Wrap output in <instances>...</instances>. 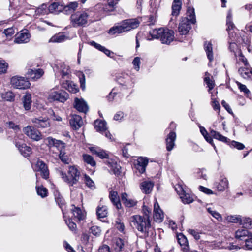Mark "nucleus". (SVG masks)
Segmentation results:
<instances>
[{"label": "nucleus", "instance_id": "f257e3e1", "mask_svg": "<svg viewBox=\"0 0 252 252\" xmlns=\"http://www.w3.org/2000/svg\"><path fill=\"white\" fill-rule=\"evenodd\" d=\"M150 34L153 38L159 39L163 44H169L174 39V31L163 28L153 30Z\"/></svg>", "mask_w": 252, "mask_h": 252}, {"label": "nucleus", "instance_id": "f03ea898", "mask_svg": "<svg viewBox=\"0 0 252 252\" xmlns=\"http://www.w3.org/2000/svg\"><path fill=\"white\" fill-rule=\"evenodd\" d=\"M57 173L63 179L64 182L67 183L70 186H73L78 182L80 175V172L74 166L69 167L68 171L69 176H67L66 173L61 169L57 170Z\"/></svg>", "mask_w": 252, "mask_h": 252}, {"label": "nucleus", "instance_id": "7ed1b4c3", "mask_svg": "<svg viewBox=\"0 0 252 252\" xmlns=\"http://www.w3.org/2000/svg\"><path fill=\"white\" fill-rule=\"evenodd\" d=\"M129 220L131 226H134L142 232H147L151 226L149 219L140 215H133L129 218Z\"/></svg>", "mask_w": 252, "mask_h": 252}, {"label": "nucleus", "instance_id": "20e7f679", "mask_svg": "<svg viewBox=\"0 0 252 252\" xmlns=\"http://www.w3.org/2000/svg\"><path fill=\"white\" fill-rule=\"evenodd\" d=\"M89 14L86 11H77L70 16V23L73 27L85 26L88 22Z\"/></svg>", "mask_w": 252, "mask_h": 252}, {"label": "nucleus", "instance_id": "39448f33", "mask_svg": "<svg viewBox=\"0 0 252 252\" xmlns=\"http://www.w3.org/2000/svg\"><path fill=\"white\" fill-rule=\"evenodd\" d=\"M68 97V94L65 91H60L59 92L54 89H52L48 93V100L50 102L59 101L63 102Z\"/></svg>", "mask_w": 252, "mask_h": 252}, {"label": "nucleus", "instance_id": "423d86ee", "mask_svg": "<svg viewBox=\"0 0 252 252\" xmlns=\"http://www.w3.org/2000/svg\"><path fill=\"white\" fill-rule=\"evenodd\" d=\"M10 83L13 87L19 89H25L30 86V83L27 79L18 76L12 77Z\"/></svg>", "mask_w": 252, "mask_h": 252}, {"label": "nucleus", "instance_id": "0eeeda50", "mask_svg": "<svg viewBox=\"0 0 252 252\" xmlns=\"http://www.w3.org/2000/svg\"><path fill=\"white\" fill-rule=\"evenodd\" d=\"M23 132L30 138L39 141L42 139L41 133L34 127L31 126H28L23 128Z\"/></svg>", "mask_w": 252, "mask_h": 252}, {"label": "nucleus", "instance_id": "6e6552de", "mask_svg": "<svg viewBox=\"0 0 252 252\" xmlns=\"http://www.w3.org/2000/svg\"><path fill=\"white\" fill-rule=\"evenodd\" d=\"M35 127L40 128L49 127L51 126L49 119L47 117H39L31 120Z\"/></svg>", "mask_w": 252, "mask_h": 252}, {"label": "nucleus", "instance_id": "1a4fd4ad", "mask_svg": "<svg viewBox=\"0 0 252 252\" xmlns=\"http://www.w3.org/2000/svg\"><path fill=\"white\" fill-rule=\"evenodd\" d=\"M188 18H183L178 27V32L180 34H186L191 29L190 24Z\"/></svg>", "mask_w": 252, "mask_h": 252}, {"label": "nucleus", "instance_id": "9d476101", "mask_svg": "<svg viewBox=\"0 0 252 252\" xmlns=\"http://www.w3.org/2000/svg\"><path fill=\"white\" fill-rule=\"evenodd\" d=\"M121 200L126 207L132 208L137 205V201L131 197L126 193L124 192L121 194Z\"/></svg>", "mask_w": 252, "mask_h": 252}, {"label": "nucleus", "instance_id": "9b49d317", "mask_svg": "<svg viewBox=\"0 0 252 252\" xmlns=\"http://www.w3.org/2000/svg\"><path fill=\"white\" fill-rule=\"evenodd\" d=\"M35 170L40 172L41 176L47 179L49 177V170L45 163L41 161L38 160L35 164Z\"/></svg>", "mask_w": 252, "mask_h": 252}, {"label": "nucleus", "instance_id": "f8f14e48", "mask_svg": "<svg viewBox=\"0 0 252 252\" xmlns=\"http://www.w3.org/2000/svg\"><path fill=\"white\" fill-rule=\"evenodd\" d=\"M31 34L28 31H22L16 34L14 42L17 44L26 43L30 41Z\"/></svg>", "mask_w": 252, "mask_h": 252}, {"label": "nucleus", "instance_id": "ddd939ff", "mask_svg": "<svg viewBox=\"0 0 252 252\" xmlns=\"http://www.w3.org/2000/svg\"><path fill=\"white\" fill-rule=\"evenodd\" d=\"M154 219L157 222H161L164 219V214L156 200L154 205Z\"/></svg>", "mask_w": 252, "mask_h": 252}, {"label": "nucleus", "instance_id": "4468645a", "mask_svg": "<svg viewBox=\"0 0 252 252\" xmlns=\"http://www.w3.org/2000/svg\"><path fill=\"white\" fill-rule=\"evenodd\" d=\"M74 106L77 110L84 113H86L89 109L87 104L82 98H75L74 99Z\"/></svg>", "mask_w": 252, "mask_h": 252}, {"label": "nucleus", "instance_id": "2eb2a0df", "mask_svg": "<svg viewBox=\"0 0 252 252\" xmlns=\"http://www.w3.org/2000/svg\"><path fill=\"white\" fill-rule=\"evenodd\" d=\"M148 163V160L146 158L139 157L136 161L134 166L140 174L145 171L146 167Z\"/></svg>", "mask_w": 252, "mask_h": 252}, {"label": "nucleus", "instance_id": "dca6fc26", "mask_svg": "<svg viewBox=\"0 0 252 252\" xmlns=\"http://www.w3.org/2000/svg\"><path fill=\"white\" fill-rule=\"evenodd\" d=\"M69 124L72 128L75 129H78L83 124L82 118L77 115H72L69 119Z\"/></svg>", "mask_w": 252, "mask_h": 252}, {"label": "nucleus", "instance_id": "f3484780", "mask_svg": "<svg viewBox=\"0 0 252 252\" xmlns=\"http://www.w3.org/2000/svg\"><path fill=\"white\" fill-rule=\"evenodd\" d=\"M123 23L126 32L137 28L139 25L140 22L136 19H131L124 20Z\"/></svg>", "mask_w": 252, "mask_h": 252}, {"label": "nucleus", "instance_id": "a211bd4d", "mask_svg": "<svg viewBox=\"0 0 252 252\" xmlns=\"http://www.w3.org/2000/svg\"><path fill=\"white\" fill-rule=\"evenodd\" d=\"M229 35L228 41L237 42L239 44L244 42V39L239 34V30H229L227 31Z\"/></svg>", "mask_w": 252, "mask_h": 252}, {"label": "nucleus", "instance_id": "6ab92c4d", "mask_svg": "<svg viewBox=\"0 0 252 252\" xmlns=\"http://www.w3.org/2000/svg\"><path fill=\"white\" fill-rule=\"evenodd\" d=\"M176 138L175 132L171 131L168 134L166 139V149L168 151H170L173 149Z\"/></svg>", "mask_w": 252, "mask_h": 252}, {"label": "nucleus", "instance_id": "aec40b11", "mask_svg": "<svg viewBox=\"0 0 252 252\" xmlns=\"http://www.w3.org/2000/svg\"><path fill=\"white\" fill-rule=\"evenodd\" d=\"M107 164L110 168V170L116 175L118 176L120 174L121 167L117 162L112 159H108L106 161Z\"/></svg>", "mask_w": 252, "mask_h": 252}, {"label": "nucleus", "instance_id": "412c9836", "mask_svg": "<svg viewBox=\"0 0 252 252\" xmlns=\"http://www.w3.org/2000/svg\"><path fill=\"white\" fill-rule=\"evenodd\" d=\"M16 146L18 148L20 152L23 156L26 157L29 156L32 153V149L27 146L25 143H21L19 142H16Z\"/></svg>", "mask_w": 252, "mask_h": 252}, {"label": "nucleus", "instance_id": "4be33fe9", "mask_svg": "<svg viewBox=\"0 0 252 252\" xmlns=\"http://www.w3.org/2000/svg\"><path fill=\"white\" fill-rule=\"evenodd\" d=\"M221 142L226 143L231 148H235L238 150H242L245 147L242 143L235 141H231L229 139L222 135H221Z\"/></svg>", "mask_w": 252, "mask_h": 252}, {"label": "nucleus", "instance_id": "5701e85b", "mask_svg": "<svg viewBox=\"0 0 252 252\" xmlns=\"http://www.w3.org/2000/svg\"><path fill=\"white\" fill-rule=\"evenodd\" d=\"M251 236V233L248 229L243 227L239 228L235 232V238L239 240L245 239Z\"/></svg>", "mask_w": 252, "mask_h": 252}, {"label": "nucleus", "instance_id": "b1692460", "mask_svg": "<svg viewBox=\"0 0 252 252\" xmlns=\"http://www.w3.org/2000/svg\"><path fill=\"white\" fill-rule=\"evenodd\" d=\"M154 185L151 181H144L140 184V188L143 193L149 194L152 191Z\"/></svg>", "mask_w": 252, "mask_h": 252}, {"label": "nucleus", "instance_id": "393cba45", "mask_svg": "<svg viewBox=\"0 0 252 252\" xmlns=\"http://www.w3.org/2000/svg\"><path fill=\"white\" fill-rule=\"evenodd\" d=\"M44 72L41 69H29L28 71V77L32 80H36L40 78L43 74Z\"/></svg>", "mask_w": 252, "mask_h": 252}, {"label": "nucleus", "instance_id": "a878e982", "mask_svg": "<svg viewBox=\"0 0 252 252\" xmlns=\"http://www.w3.org/2000/svg\"><path fill=\"white\" fill-rule=\"evenodd\" d=\"M109 198L117 209H120L122 208V204L117 191H111L109 193Z\"/></svg>", "mask_w": 252, "mask_h": 252}, {"label": "nucleus", "instance_id": "bb28decb", "mask_svg": "<svg viewBox=\"0 0 252 252\" xmlns=\"http://www.w3.org/2000/svg\"><path fill=\"white\" fill-rule=\"evenodd\" d=\"M71 210L72 211V213L73 214L72 217H73L74 219H76L79 221L84 219L85 214L80 208L76 207L74 205H72Z\"/></svg>", "mask_w": 252, "mask_h": 252}, {"label": "nucleus", "instance_id": "cd10ccee", "mask_svg": "<svg viewBox=\"0 0 252 252\" xmlns=\"http://www.w3.org/2000/svg\"><path fill=\"white\" fill-rule=\"evenodd\" d=\"M63 6L58 2L52 3L48 7L50 12L54 14H58L62 11L63 12Z\"/></svg>", "mask_w": 252, "mask_h": 252}, {"label": "nucleus", "instance_id": "c85d7f7f", "mask_svg": "<svg viewBox=\"0 0 252 252\" xmlns=\"http://www.w3.org/2000/svg\"><path fill=\"white\" fill-rule=\"evenodd\" d=\"M226 30H237L232 21V11L231 9H229L226 15Z\"/></svg>", "mask_w": 252, "mask_h": 252}, {"label": "nucleus", "instance_id": "c756f323", "mask_svg": "<svg viewBox=\"0 0 252 252\" xmlns=\"http://www.w3.org/2000/svg\"><path fill=\"white\" fill-rule=\"evenodd\" d=\"M89 150L101 158H108V154L104 150L98 147H91L89 148Z\"/></svg>", "mask_w": 252, "mask_h": 252}, {"label": "nucleus", "instance_id": "7c9ffc66", "mask_svg": "<svg viewBox=\"0 0 252 252\" xmlns=\"http://www.w3.org/2000/svg\"><path fill=\"white\" fill-rule=\"evenodd\" d=\"M63 87L72 93H76L79 91L77 85L70 81H66L63 83Z\"/></svg>", "mask_w": 252, "mask_h": 252}, {"label": "nucleus", "instance_id": "2f4dec72", "mask_svg": "<svg viewBox=\"0 0 252 252\" xmlns=\"http://www.w3.org/2000/svg\"><path fill=\"white\" fill-rule=\"evenodd\" d=\"M23 106L26 110L31 109L32 106V95L29 93H26L22 98Z\"/></svg>", "mask_w": 252, "mask_h": 252}, {"label": "nucleus", "instance_id": "473e14b6", "mask_svg": "<svg viewBox=\"0 0 252 252\" xmlns=\"http://www.w3.org/2000/svg\"><path fill=\"white\" fill-rule=\"evenodd\" d=\"M56 68L62 74L63 77L68 76L70 73L69 67L64 63H59L56 65Z\"/></svg>", "mask_w": 252, "mask_h": 252}, {"label": "nucleus", "instance_id": "72a5a7b5", "mask_svg": "<svg viewBox=\"0 0 252 252\" xmlns=\"http://www.w3.org/2000/svg\"><path fill=\"white\" fill-rule=\"evenodd\" d=\"M64 33L60 32L53 36L49 40V42L60 43L68 39Z\"/></svg>", "mask_w": 252, "mask_h": 252}, {"label": "nucleus", "instance_id": "f704fd0d", "mask_svg": "<svg viewBox=\"0 0 252 252\" xmlns=\"http://www.w3.org/2000/svg\"><path fill=\"white\" fill-rule=\"evenodd\" d=\"M126 32L123 22L120 25L114 26L109 30V33L110 34H114L115 33H121Z\"/></svg>", "mask_w": 252, "mask_h": 252}, {"label": "nucleus", "instance_id": "c9c22d12", "mask_svg": "<svg viewBox=\"0 0 252 252\" xmlns=\"http://www.w3.org/2000/svg\"><path fill=\"white\" fill-rule=\"evenodd\" d=\"M181 1L180 0H174L172 6V15L177 16L181 8Z\"/></svg>", "mask_w": 252, "mask_h": 252}, {"label": "nucleus", "instance_id": "e433bc0d", "mask_svg": "<svg viewBox=\"0 0 252 252\" xmlns=\"http://www.w3.org/2000/svg\"><path fill=\"white\" fill-rule=\"evenodd\" d=\"M204 46L208 59L210 62H211L213 60L212 45L210 42L206 41L204 43Z\"/></svg>", "mask_w": 252, "mask_h": 252}, {"label": "nucleus", "instance_id": "4c0bfd02", "mask_svg": "<svg viewBox=\"0 0 252 252\" xmlns=\"http://www.w3.org/2000/svg\"><path fill=\"white\" fill-rule=\"evenodd\" d=\"M94 128L96 131L103 132L107 129L106 123L104 121L97 120L94 122Z\"/></svg>", "mask_w": 252, "mask_h": 252}, {"label": "nucleus", "instance_id": "58836bf2", "mask_svg": "<svg viewBox=\"0 0 252 252\" xmlns=\"http://www.w3.org/2000/svg\"><path fill=\"white\" fill-rule=\"evenodd\" d=\"M15 32V29L13 27L7 28L5 29L1 33H0V37H5L6 40H10Z\"/></svg>", "mask_w": 252, "mask_h": 252}, {"label": "nucleus", "instance_id": "ea45409f", "mask_svg": "<svg viewBox=\"0 0 252 252\" xmlns=\"http://www.w3.org/2000/svg\"><path fill=\"white\" fill-rule=\"evenodd\" d=\"M204 81L209 88V91L214 88L215 86L214 80H213L212 76L208 72H205Z\"/></svg>", "mask_w": 252, "mask_h": 252}, {"label": "nucleus", "instance_id": "a19ab883", "mask_svg": "<svg viewBox=\"0 0 252 252\" xmlns=\"http://www.w3.org/2000/svg\"><path fill=\"white\" fill-rule=\"evenodd\" d=\"M240 224L247 229L252 228V219L249 217H243L240 221Z\"/></svg>", "mask_w": 252, "mask_h": 252}, {"label": "nucleus", "instance_id": "79ce46f5", "mask_svg": "<svg viewBox=\"0 0 252 252\" xmlns=\"http://www.w3.org/2000/svg\"><path fill=\"white\" fill-rule=\"evenodd\" d=\"M78 6V3L77 2H70L67 5L63 6V12L66 14H69L75 11Z\"/></svg>", "mask_w": 252, "mask_h": 252}, {"label": "nucleus", "instance_id": "37998d69", "mask_svg": "<svg viewBox=\"0 0 252 252\" xmlns=\"http://www.w3.org/2000/svg\"><path fill=\"white\" fill-rule=\"evenodd\" d=\"M179 195L181 199L184 203L189 204L191 203L193 200L192 196H191L189 194L186 193L184 190H182L181 193H179Z\"/></svg>", "mask_w": 252, "mask_h": 252}, {"label": "nucleus", "instance_id": "c03bdc74", "mask_svg": "<svg viewBox=\"0 0 252 252\" xmlns=\"http://www.w3.org/2000/svg\"><path fill=\"white\" fill-rule=\"evenodd\" d=\"M187 15L189 22L194 24L196 22L194 9L193 7H188L187 11Z\"/></svg>", "mask_w": 252, "mask_h": 252}, {"label": "nucleus", "instance_id": "a18cd8bd", "mask_svg": "<svg viewBox=\"0 0 252 252\" xmlns=\"http://www.w3.org/2000/svg\"><path fill=\"white\" fill-rule=\"evenodd\" d=\"M83 160L84 162L89 164L90 166L94 167L96 165V162L94 158L88 154H83L82 156Z\"/></svg>", "mask_w": 252, "mask_h": 252}, {"label": "nucleus", "instance_id": "49530a36", "mask_svg": "<svg viewBox=\"0 0 252 252\" xmlns=\"http://www.w3.org/2000/svg\"><path fill=\"white\" fill-rule=\"evenodd\" d=\"M115 249L116 250L121 251L126 243V241L121 238H117L115 240Z\"/></svg>", "mask_w": 252, "mask_h": 252}, {"label": "nucleus", "instance_id": "de8ad7c7", "mask_svg": "<svg viewBox=\"0 0 252 252\" xmlns=\"http://www.w3.org/2000/svg\"><path fill=\"white\" fill-rule=\"evenodd\" d=\"M241 219L242 216L237 215L227 216L225 217V220L228 222L231 223H239L240 224Z\"/></svg>", "mask_w": 252, "mask_h": 252}, {"label": "nucleus", "instance_id": "09e8293b", "mask_svg": "<svg viewBox=\"0 0 252 252\" xmlns=\"http://www.w3.org/2000/svg\"><path fill=\"white\" fill-rule=\"evenodd\" d=\"M96 213L99 218H104L106 217L108 214L107 207H98L97 209Z\"/></svg>", "mask_w": 252, "mask_h": 252}, {"label": "nucleus", "instance_id": "8fccbe9b", "mask_svg": "<svg viewBox=\"0 0 252 252\" xmlns=\"http://www.w3.org/2000/svg\"><path fill=\"white\" fill-rule=\"evenodd\" d=\"M177 240L181 246L183 247H189L187 238L183 234H179L177 235Z\"/></svg>", "mask_w": 252, "mask_h": 252}, {"label": "nucleus", "instance_id": "3c124183", "mask_svg": "<svg viewBox=\"0 0 252 252\" xmlns=\"http://www.w3.org/2000/svg\"><path fill=\"white\" fill-rule=\"evenodd\" d=\"M229 182L227 178L221 177V192L226 191L225 194L227 195L229 194Z\"/></svg>", "mask_w": 252, "mask_h": 252}, {"label": "nucleus", "instance_id": "603ef678", "mask_svg": "<svg viewBox=\"0 0 252 252\" xmlns=\"http://www.w3.org/2000/svg\"><path fill=\"white\" fill-rule=\"evenodd\" d=\"M59 156L61 160L64 164H68L71 162V159L65 154L64 150L61 152Z\"/></svg>", "mask_w": 252, "mask_h": 252}, {"label": "nucleus", "instance_id": "864d4df0", "mask_svg": "<svg viewBox=\"0 0 252 252\" xmlns=\"http://www.w3.org/2000/svg\"><path fill=\"white\" fill-rule=\"evenodd\" d=\"M36 191L37 194L40 196L42 198H44L47 196L48 190L46 188L41 186H36Z\"/></svg>", "mask_w": 252, "mask_h": 252}, {"label": "nucleus", "instance_id": "5fc2aeb1", "mask_svg": "<svg viewBox=\"0 0 252 252\" xmlns=\"http://www.w3.org/2000/svg\"><path fill=\"white\" fill-rule=\"evenodd\" d=\"M200 132L201 133V134H202V135L204 136V137L205 138V140L208 142H209V143L211 144L214 147V148L215 149V147L214 146L213 144V140L212 139V138L211 136H210L208 133H207V131H206V130L205 129V128L202 126H200Z\"/></svg>", "mask_w": 252, "mask_h": 252}, {"label": "nucleus", "instance_id": "6e6d98bb", "mask_svg": "<svg viewBox=\"0 0 252 252\" xmlns=\"http://www.w3.org/2000/svg\"><path fill=\"white\" fill-rule=\"evenodd\" d=\"M1 97L3 99L6 101H12L14 99V94L10 91H8L2 93L1 94Z\"/></svg>", "mask_w": 252, "mask_h": 252}, {"label": "nucleus", "instance_id": "4d7b16f0", "mask_svg": "<svg viewBox=\"0 0 252 252\" xmlns=\"http://www.w3.org/2000/svg\"><path fill=\"white\" fill-rule=\"evenodd\" d=\"M239 74L244 79H247L250 77L251 71L249 72L246 68H240L238 70Z\"/></svg>", "mask_w": 252, "mask_h": 252}, {"label": "nucleus", "instance_id": "13d9d810", "mask_svg": "<svg viewBox=\"0 0 252 252\" xmlns=\"http://www.w3.org/2000/svg\"><path fill=\"white\" fill-rule=\"evenodd\" d=\"M83 178L84 182L88 187L91 189L94 188V183L89 176L85 174Z\"/></svg>", "mask_w": 252, "mask_h": 252}, {"label": "nucleus", "instance_id": "bf43d9fd", "mask_svg": "<svg viewBox=\"0 0 252 252\" xmlns=\"http://www.w3.org/2000/svg\"><path fill=\"white\" fill-rule=\"evenodd\" d=\"M236 83L238 86V88L240 90V92H243L245 94L249 95L250 92L249 90L247 88L246 86L241 84L238 81H236Z\"/></svg>", "mask_w": 252, "mask_h": 252}, {"label": "nucleus", "instance_id": "052dcab7", "mask_svg": "<svg viewBox=\"0 0 252 252\" xmlns=\"http://www.w3.org/2000/svg\"><path fill=\"white\" fill-rule=\"evenodd\" d=\"M212 106L215 110H218L220 112V104L218 100V98L216 97L214 95H212Z\"/></svg>", "mask_w": 252, "mask_h": 252}, {"label": "nucleus", "instance_id": "680f3d73", "mask_svg": "<svg viewBox=\"0 0 252 252\" xmlns=\"http://www.w3.org/2000/svg\"><path fill=\"white\" fill-rule=\"evenodd\" d=\"M65 144L59 140H56L54 147L56 148L60 152V153L64 150Z\"/></svg>", "mask_w": 252, "mask_h": 252}, {"label": "nucleus", "instance_id": "e2e57ef3", "mask_svg": "<svg viewBox=\"0 0 252 252\" xmlns=\"http://www.w3.org/2000/svg\"><path fill=\"white\" fill-rule=\"evenodd\" d=\"M56 140L52 137H48L44 139V142L50 149L51 150V148L54 147Z\"/></svg>", "mask_w": 252, "mask_h": 252}, {"label": "nucleus", "instance_id": "0e129e2a", "mask_svg": "<svg viewBox=\"0 0 252 252\" xmlns=\"http://www.w3.org/2000/svg\"><path fill=\"white\" fill-rule=\"evenodd\" d=\"M115 226L116 228L121 232H124L125 230V225L123 222L119 219L116 221Z\"/></svg>", "mask_w": 252, "mask_h": 252}, {"label": "nucleus", "instance_id": "69168bd1", "mask_svg": "<svg viewBox=\"0 0 252 252\" xmlns=\"http://www.w3.org/2000/svg\"><path fill=\"white\" fill-rule=\"evenodd\" d=\"M90 232L96 236H98L100 235L101 230L99 227L93 226L90 228Z\"/></svg>", "mask_w": 252, "mask_h": 252}, {"label": "nucleus", "instance_id": "338daca9", "mask_svg": "<svg viewBox=\"0 0 252 252\" xmlns=\"http://www.w3.org/2000/svg\"><path fill=\"white\" fill-rule=\"evenodd\" d=\"M140 58L138 57H136L134 58L132 61V64L134 66V68L138 71L140 69Z\"/></svg>", "mask_w": 252, "mask_h": 252}, {"label": "nucleus", "instance_id": "774afa93", "mask_svg": "<svg viewBox=\"0 0 252 252\" xmlns=\"http://www.w3.org/2000/svg\"><path fill=\"white\" fill-rule=\"evenodd\" d=\"M8 64L4 61H0V73H4L6 72Z\"/></svg>", "mask_w": 252, "mask_h": 252}]
</instances>
